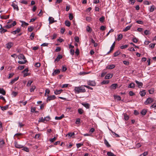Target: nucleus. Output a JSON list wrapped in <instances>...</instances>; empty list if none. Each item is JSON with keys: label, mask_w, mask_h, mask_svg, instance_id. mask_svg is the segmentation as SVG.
<instances>
[{"label": "nucleus", "mask_w": 156, "mask_h": 156, "mask_svg": "<svg viewBox=\"0 0 156 156\" xmlns=\"http://www.w3.org/2000/svg\"><path fill=\"white\" fill-rule=\"evenodd\" d=\"M132 41H133V42L135 43H136L138 42V40L135 37L133 38V39Z\"/></svg>", "instance_id": "nucleus-61"}, {"label": "nucleus", "mask_w": 156, "mask_h": 156, "mask_svg": "<svg viewBox=\"0 0 156 156\" xmlns=\"http://www.w3.org/2000/svg\"><path fill=\"white\" fill-rule=\"evenodd\" d=\"M45 121V118H43V117H41V118H40L39 119V120L38 121L39 122H44Z\"/></svg>", "instance_id": "nucleus-37"}, {"label": "nucleus", "mask_w": 156, "mask_h": 156, "mask_svg": "<svg viewBox=\"0 0 156 156\" xmlns=\"http://www.w3.org/2000/svg\"><path fill=\"white\" fill-rule=\"evenodd\" d=\"M146 94V92L145 91V90H143L141 91H140V96L142 97H143L145 96Z\"/></svg>", "instance_id": "nucleus-18"}, {"label": "nucleus", "mask_w": 156, "mask_h": 156, "mask_svg": "<svg viewBox=\"0 0 156 156\" xmlns=\"http://www.w3.org/2000/svg\"><path fill=\"white\" fill-rule=\"evenodd\" d=\"M60 72V71L59 69H56L54 70V72L52 73V75L53 76L59 74Z\"/></svg>", "instance_id": "nucleus-14"}, {"label": "nucleus", "mask_w": 156, "mask_h": 156, "mask_svg": "<svg viewBox=\"0 0 156 156\" xmlns=\"http://www.w3.org/2000/svg\"><path fill=\"white\" fill-rule=\"evenodd\" d=\"M5 144V142L3 140H1L0 141V147H3Z\"/></svg>", "instance_id": "nucleus-40"}, {"label": "nucleus", "mask_w": 156, "mask_h": 156, "mask_svg": "<svg viewBox=\"0 0 156 156\" xmlns=\"http://www.w3.org/2000/svg\"><path fill=\"white\" fill-rule=\"evenodd\" d=\"M115 67V65L113 64L110 65L106 67V69H112L114 68Z\"/></svg>", "instance_id": "nucleus-15"}, {"label": "nucleus", "mask_w": 156, "mask_h": 156, "mask_svg": "<svg viewBox=\"0 0 156 156\" xmlns=\"http://www.w3.org/2000/svg\"><path fill=\"white\" fill-rule=\"evenodd\" d=\"M50 91L49 90L48 88L46 89L45 90V95H46V93L48 94V95H49L50 94Z\"/></svg>", "instance_id": "nucleus-49"}, {"label": "nucleus", "mask_w": 156, "mask_h": 156, "mask_svg": "<svg viewBox=\"0 0 156 156\" xmlns=\"http://www.w3.org/2000/svg\"><path fill=\"white\" fill-rule=\"evenodd\" d=\"M33 29H34L33 27H32L30 26V27H28V30L29 32H31L33 30Z\"/></svg>", "instance_id": "nucleus-57"}, {"label": "nucleus", "mask_w": 156, "mask_h": 156, "mask_svg": "<svg viewBox=\"0 0 156 156\" xmlns=\"http://www.w3.org/2000/svg\"><path fill=\"white\" fill-rule=\"evenodd\" d=\"M78 113L80 115L82 114L84 112V111L83 109L81 108H79L78 110Z\"/></svg>", "instance_id": "nucleus-31"}, {"label": "nucleus", "mask_w": 156, "mask_h": 156, "mask_svg": "<svg viewBox=\"0 0 156 156\" xmlns=\"http://www.w3.org/2000/svg\"><path fill=\"white\" fill-rule=\"evenodd\" d=\"M148 153L147 152H144L143 154L140 155V156H146Z\"/></svg>", "instance_id": "nucleus-64"}, {"label": "nucleus", "mask_w": 156, "mask_h": 156, "mask_svg": "<svg viewBox=\"0 0 156 156\" xmlns=\"http://www.w3.org/2000/svg\"><path fill=\"white\" fill-rule=\"evenodd\" d=\"M105 17L104 16H102L99 18V21L101 22L102 23L104 22V21L105 20Z\"/></svg>", "instance_id": "nucleus-45"}, {"label": "nucleus", "mask_w": 156, "mask_h": 156, "mask_svg": "<svg viewBox=\"0 0 156 156\" xmlns=\"http://www.w3.org/2000/svg\"><path fill=\"white\" fill-rule=\"evenodd\" d=\"M19 78V77L17 76L14 79L12 80L9 83V84H12L14 83Z\"/></svg>", "instance_id": "nucleus-12"}, {"label": "nucleus", "mask_w": 156, "mask_h": 156, "mask_svg": "<svg viewBox=\"0 0 156 156\" xmlns=\"http://www.w3.org/2000/svg\"><path fill=\"white\" fill-rule=\"evenodd\" d=\"M23 150L27 152H29V149L27 147H24L23 148V149H22Z\"/></svg>", "instance_id": "nucleus-53"}, {"label": "nucleus", "mask_w": 156, "mask_h": 156, "mask_svg": "<svg viewBox=\"0 0 156 156\" xmlns=\"http://www.w3.org/2000/svg\"><path fill=\"white\" fill-rule=\"evenodd\" d=\"M6 31H7V30L4 29L3 28H2V27L0 28V32L1 33H4Z\"/></svg>", "instance_id": "nucleus-32"}, {"label": "nucleus", "mask_w": 156, "mask_h": 156, "mask_svg": "<svg viewBox=\"0 0 156 156\" xmlns=\"http://www.w3.org/2000/svg\"><path fill=\"white\" fill-rule=\"evenodd\" d=\"M9 105H6L4 106H0V108L2 110L4 111L7 110L9 108Z\"/></svg>", "instance_id": "nucleus-17"}, {"label": "nucleus", "mask_w": 156, "mask_h": 156, "mask_svg": "<svg viewBox=\"0 0 156 156\" xmlns=\"http://www.w3.org/2000/svg\"><path fill=\"white\" fill-rule=\"evenodd\" d=\"M14 75V73H10L9 74V76L8 77V79H10L11 78H12L13 75Z\"/></svg>", "instance_id": "nucleus-60"}, {"label": "nucleus", "mask_w": 156, "mask_h": 156, "mask_svg": "<svg viewBox=\"0 0 156 156\" xmlns=\"http://www.w3.org/2000/svg\"><path fill=\"white\" fill-rule=\"evenodd\" d=\"M123 37V35L122 34H120L118 35L117 40L119 41L121 40Z\"/></svg>", "instance_id": "nucleus-26"}, {"label": "nucleus", "mask_w": 156, "mask_h": 156, "mask_svg": "<svg viewBox=\"0 0 156 156\" xmlns=\"http://www.w3.org/2000/svg\"><path fill=\"white\" fill-rule=\"evenodd\" d=\"M147 112V110L146 109H143L142 110L141 112V113L142 115H144L146 114Z\"/></svg>", "instance_id": "nucleus-27"}, {"label": "nucleus", "mask_w": 156, "mask_h": 156, "mask_svg": "<svg viewBox=\"0 0 156 156\" xmlns=\"http://www.w3.org/2000/svg\"><path fill=\"white\" fill-rule=\"evenodd\" d=\"M109 130L111 131V132H112V134L113 136H116V137H119V135L118 134H116V133H115L112 130H111L110 129H109Z\"/></svg>", "instance_id": "nucleus-33"}, {"label": "nucleus", "mask_w": 156, "mask_h": 156, "mask_svg": "<svg viewBox=\"0 0 156 156\" xmlns=\"http://www.w3.org/2000/svg\"><path fill=\"white\" fill-rule=\"evenodd\" d=\"M135 82L138 85V87L139 88H141L142 87L143 84L142 82H139L136 80L135 81Z\"/></svg>", "instance_id": "nucleus-11"}, {"label": "nucleus", "mask_w": 156, "mask_h": 156, "mask_svg": "<svg viewBox=\"0 0 156 156\" xmlns=\"http://www.w3.org/2000/svg\"><path fill=\"white\" fill-rule=\"evenodd\" d=\"M16 21H14L13 23L11 24H8L5 26L4 27L7 28H10L16 25Z\"/></svg>", "instance_id": "nucleus-4"}, {"label": "nucleus", "mask_w": 156, "mask_h": 156, "mask_svg": "<svg viewBox=\"0 0 156 156\" xmlns=\"http://www.w3.org/2000/svg\"><path fill=\"white\" fill-rule=\"evenodd\" d=\"M131 27H132V25L130 26H127L125 28V29H123V31H126L128 30H129L130 29V28H131Z\"/></svg>", "instance_id": "nucleus-29"}, {"label": "nucleus", "mask_w": 156, "mask_h": 156, "mask_svg": "<svg viewBox=\"0 0 156 156\" xmlns=\"http://www.w3.org/2000/svg\"><path fill=\"white\" fill-rule=\"evenodd\" d=\"M124 119L126 120H127L129 119V117L126 114H125L124 115Z\"/></svg>", "instance_id": "nucleus-51"}, {"label": "nucleus", "mask_w": 156, "mask_h": 156, "mask_svg": "<svg viewBox=\"0 0 156 156\" xmlns=\"http://www.w3.org/2000/svg\"><path fill=\"white\" fill-rule=\"evenodd\" d=\"M27 61V60H24L23 61H18V63L20 64H25Z\"/></svg>", "instance_id": "nucleus-38"}, {"label": "nucleus", "mask_w": 156, "mask_h": 156, "mask_svg": "<svg viewBox=\"0 0 156 156\" xmlns=\"http://www.w3.org/2000/svg\"><path fill=\"white\" fill-rule=\"evenodd\" d=\"M34 66L37 67H39L41 66V64L40 63L37 62L35 64Z\"/></svg>", "instance_id": "nucleus-62"}, {"label": "nucleus", "mask_w": 156, "mask_h": 156, "mask_svg": "<svg viewBox=\"0 0 156 156\" xmlns=\"http://www.w3.org/2000/svg\"><path fill=\"white\" fill-rule=\"evenodd\" d=\"M87 84L89 86H95L96 83L94 81H89L87 82Z\"/></svg>", "instance_id": "nucleus-7"}, {"label": "nucleus", "mask_w": 156, "mask_h": 156, "mask_svg": "<svg viewBox=\"0 0 156 156\" xmlns=\"http://www.w3.org/2000/svg\"><path fill=\"white\" fill-rule=\"evenodd\" d=\"M156 107V101H155L154 103V104L151 106L150 108H155Z\"/></svg>", "instance_id": "nucleus-43"}, {"label": "nucleus", "mask_w": 156, "mask_h": 156, "mask_svg": "<svg viewBox=\"0 0 156 156\" xmlns=\"http://www.w3.org/2000/svg\"><path fill=\"white\" fill-rule=\"evenodd\" d=\"M34 34L33 33H32L30 36V38L31 40L34 39Z\"/></svg>", "instance_id": "nucleus-41"}, {"label": "nucleus", "mask_w": 156, "mask_h": 156, "mask_svg": "<svg viewBox=\"0 0 156 156\" xmlns=\"http://www.w3.org/2000/svg\"><path fill=\"white\" fill-rule=\"evenodd\" d=\"M107 154L108 156H113L114 154L111 152H108L107 153Z\"/></svg>", "instance_id": "nucleus-54"}, {"label": "nucleus", "mask_w": 156, "mask_h": 156, "mask_svg": "<svg viewBox=\"0 0 156 156\" xmlns=\"http://www.w3.org/2000/svg\"><path fill=\"white\" fill-rule=\"evenodd\" d=\"M62 57V56L61 55H58L57 58L55 60V62L57 61L58 62L61 59Z\"/></svg>", "instance_id": "nucleus-16"}, {"label": "nucleus", "mask_w": 156, "mask_h": 156, "mask_svg": "<svg viewBox=\"0 0 156 156\" xmlns=\"http://www.w3.org/2000/svg\"><path fill=\"white\" fill-rule=\"evenodd\" d=\"M112 75L111 74H108L105 76V79H109L112 78Z\"/></svg>", "instance_id": "nucleus-21"}, {"label": "nucleus", "mask_w": 156, "mask_h": 156, "mask_svg": "<svg viewBox=\"0 0 156 156\" xmlns=\"http://www.w3.org/2000/svg\"><path fill=\"white\" fill-rule=\"evenodd\" d=\"M82 105L87 108H89L90 107V105L88 103H83Z\"/></svg>", "instance_id": "nucleus-34"}, {"label": "nucleus", "mask_w": 156, "mask_h": 156, "mask_svg": "<svg viewBox=\"0 0 156 156\" xmlns=\"http://www.w3.org/2000/svg\"><path fill=\"white\" fill-rule=\"evenodd\" d=\"M75 134L74 133H69L66 135V136H69L70 137H71L72 136L74 135Z\"/></svg>", "instance_id": "nucleus-44"}, {"label": "nucleus", "mask_w": 156, "mask_h": 156, "mask_svg": "<svg viewBox=\"0 0 156 156\" xmlns=\"http://www.w3.org/2000/svg\"><path fill=\"white\" fill-rule=\"evenodd\" d=\"M117 86V84L116 83H114L112 84V85L111 86V88L112 89H115L116 88V87Z\"/></svg>", "instance_id": "nucleus-22"}, {"label": "nucleus", "mask_w": 156, "mask_h": 156, "mask_svg": "<svg viewBox=\"0 0 156 156\" xmlns=\"http://www.w3.org/2000/svg\"><path fill=\"white\" fill-rule=\"evenodd\" d=\"M114 98L118 101H120L121 99V97L119 96H114Z\"/></svg>", "instance_id": "nucleus-46"}, {"label": "nucleus", "mask_w": 156, "mask_h": 156, "mask_svg": "<svg viewBox=\"0 0 156 156\" xmlns=\"http://www.w3.org/2000/svg\"><path fill=\"white\" fill-rule=\"evenodd\" d=\"M149 93L150 94H153L154 92V88H151L150 90H148Z\"/></svg>", "instance_id": "nucleus-42"}, {"label": "nucleus", "mask_w": 156, "mask_h": 156, "mask_svg": "<svg viewBox=\"0 0 156 156\" xmlns=\"http://www.w3.org/2000/svg\"><path fill=\"white\" fill-rule=\"evenodd\" d=\"M48 20L49 21V23L50 24L54 22H56V21H55L54 20V18L51 17H49Z\"/></svg>", "instance_id": "nucleus-10"}, {"label": "nucleus", "mask_w": 156, "mask_h": 156, "mask_svg": "<svg viewBox=\"0 0 156 156\" xmlns=\"http://www.w3.org/2000/svg\"><path fill=\"white\" fill-rule=\"evenodd\" d=\"M74 90L77 92L78 93H79L80 92L84 93L86 92V90L84 88L81 86L80 87H75Z\"/></svg>", "instance_id": "nucleus-1"}, {"label": "nucleus", "mask_w": 156, "mask_h": 156, "mask_svg": "<svg viewBox=\"0 0 156 156\" xmlns=\"http://www.w3.org/2000/svg\"><path fill=\"white\" fill-rule=\"evenodd\" d=\"M32 83V81L29 80L27 83V86L28 87L30 86Z\"/></svg>", "instance_id": "nucleus-58"}, {"label": "nucleus", "mask_w": 156, "mask_h": 156, "mask_svg": "<svg viewBox=\"0 0 156 156\" xmlns=\"http://www.w3.org/2000/svg\"><path fill=\"white\" fill-rule=\"evenodd\" d=\"M104 143L108 147H110L111 146L108 142L106 139H105L104 140Z\"/></svg>", "instance_id": "nucleus-35"}, {"label": "nucleus", "mask_w": 156, "mask_h": 156, "mask_svg": "<svg viewBox=\"0 0 156 156\" xmlns=\"http://www.w3.org/2000/svg\"><path fill=\"white\" fill-rule=\"evenodd\" d=\"M115 41L113 43L112 45L111 46V47L110 48V51L109 52H108V53H109L110 51H112L113 50V49L114 48V47H115Z\"/></svg>", "instance_id": "nucleus-23"}, {"label": "nucleus", "mask_w": 156, "mask_h": 156, "mask_svg": "<svg viewBox=\"0 0 156 156\" xmlns=\"http://www.w3.org/2000/svg\"><path fill=\"white\" fill-rule=\"evenodd\" d=\"M65 24L66 25V26L68 27H70V22L68 20H66L65 21Z\"/></svg>", "instance_id": "nucleus-30"}, {"label": "nucleus", "mask_w": 156, "mask_h": 156, "mask_svg": "<svg viewBox=\"0 0 156 156\" xmlns=\"http://www.w3.org/2000/svg\"><path fill=\"white\" fill-rule=\"evenodd\" d=\"M128 47V45H122L121 46L120 48L122 49H124L127 48Z\"/></svg>", "instance_id": "nucleus-56"}, {"label": "nucleus", "mask_w": 156, "mask_h": 156, "mask_svg": "<svg viewBox=\"0 0 156 156\" xmlns=\"http://www.w3.org/2000/svg\"><path fill=\"white\" fill-rule=\"evenodd\" d=\"M135 87V84L133 83H132L129 84L128 87L129 88H133Z\"/></svg>", "instance_id": "nucleus-25"}, {"label": "nucleus", "mask_w": 156, "mask_h": 156, "mask_svg": "<svg viewBox=\"0 0 156 156\" xmlns=\"http://www.w3.org/2000/svg\"><path fill=\"white\" fill-rule=\"evenodd\" d=\"M48 97L47 99V102L51 100L55 99L56 97L55 95L49 96L48 95H47Z\"/></svg>", "instance_id": "nucleus-5"}, {"label": "nucleus", "mask_w": 156, "mask_h": 156, "mask_svg": "<svg viewBox=\"0 0 156 156\" xmlns=\"http://www.w3.org/2000/svg\"><path fill=\"white\" fill-rule=\"evenodd\" d=\"M11 6L13 7L14 10H16L17 11L19 10V8L17 5V2L15 1L12 2Z\"/></svg>", "instance_id": "nucleus-2"}, {"label": "nucleus", "mask_w": 156, "mask_h": 156, "mask_svg": "<svg viewBox=\"0 0 156 156\" xmlns=\"http://www.w3.org/2000/svg\"><path fill=\"white\" fill-rule=\"evenodd\" d=\"M80 122V118H78L76 119L75 123L76 124H79Z\"/></svg>", "instance_id": "nucleus-59"}, {"label": "nucleus", "mask_w": 156, "mask_h": 156, "mask_svg": "<svg viewBox=\"0 0 156 156\" xmlns=\"http://www.w3.org/2000/svg\"><path fill=\"white\" fill-rule=\"evenodd\" d=\"M155 45V43L151 44L149 45V46L151 48H154V47Z\"/></svg>", "instance_id": "nucleus-63"}, {"label": "nucleus", "mask_w": 156, "mask_h": 156, "mask_svg": "<svg viewBox=\"0 0 156 156\" xmlns=\"http://www.w3.org/2000/svg\"><path fill=\"white\" fill-rule=\"evenodd\" d=\"M62 91V90H56L54 91V93L56 95H58L60 94Z\"/></svg>", "instance_id": "nucleus-19"}, {"label": "nucleus", "mask_w": 156, "mask_h": 156, "mask_svg": "<svg viewBox=\"0 0 156 156\" xmlns=\"http://www.w3.org/2000/svg\"><path fill=\"white\" fill-rule=\"evenodd\" d=\"M14 145L16 147L18 148H21L23 147V146L20 144H19L16 141H15Z\"/></svg>", "instance_id": "nucleus-8"}, {"label": "nucleus", "mask_w": 156, "mask_h": 156, "mask_svg": "<svg viewBox=\"0 0 156 156\" xmlns=\"http://www.w3.org/2000/svg\"><path fill=\"white\" fill-rule=\"evenodd\" d=\"M21 31V28H18L16 30H14L13 31H12L11 32V33L14 34H15L16 33H19Z\"/></svg>", "instance_id": "nucleus-9"}, {"label": "nucleus", "mask_w": 156, "mask_h": 156, "mask_svg": "<svg viewBox=\"0 0 156 156\" xmlns=\"http://www.w3.org/2000/svg\"><path fill=\"white\" fill-rule=\"evenodd\" d=\"M64 116V115L63 114H62L61 116L59 117L56 116L55 119L56 120H59L63 118Z\"/></svg>", "instance_id": "nucleus-24"}, {"label": "nucleus", "mask_w": 156, "mask_h": 156, "mask_svg": "<svg viewBox=\"0 0 156 156\" xmlns=\"http://www.w3.org/2000/svg\"><path fill=\"white\" fill-rule=\"evenodd\" d=\"M154 101V100L153 99L151 98H148L144 102V104L146 105H147L148 104H151L152 102H153Z\"/></svg>", "instance_id": "nucleus-3"}, {"label": "nucleus", "mask_w": 156, "mask_h": 156, "mask_svg": "<svg viewBox=\"0 0 156 156\" xmlns=\"http://www.w3.org/2000/svg\"><path fill=\"white\" fill-rule=\"evenodd\" d=\"M155 9V6L153 5L151 6L150 9V12H153L154 9Z\"/></svg>", "instance_id": "nucleus-39"}, {"label": "nucleus", "mask_w": 156, "mask_h": 156, "mask_svg": "<svg viewBox=\"0 0 156 156\" xmlns=\"http://www.w3.org/2000/svg\"><path fill=\"white\" fill-rule=\"evenodd\" d=\"M76 147L77 148H79L82 146L83 145V143H78L76 144Z\"/></svg>", "instance_id": "nucleus-50"}, {"label": "nucleus", "mask_w": 156, "mask_h": 156, "mask_svg": "<svg viewBox=\"0 0 156 156\" xmlns=\"http://www.w3.org/2000/svg\"><path fill=\"white\" fill-rule=\"evenodd\" d=\"M20 22H21L22 23L21 25V26L22 27H24V26H26L29 25L28 23H26L24 21H20Z\"/></svg>", "instance_id": "nucleus-20"}, {"label": "nucleus", "mask_w": 156, "mask_h": 156, "mask_svg": "<svg viewBox=\"0 0 156 156\" xmlns=\"http://www.w3.org/2000/svg\"><path fill=\"white\" fill-rule=\"evenodd\" d=\"M0 93L3 95H5L6 93L5 91L3 88H0Z\"/></svg>", "instance_id": "nucleus-28"}, {"label": "nucleus", "mask_w": 156, "mask_h": 156, "mask_svg": "<svg viewBox=\"0 0 156 156\" xmlns=\"http://www.w3.org/2000/svg\"><path fill=\"white\" fill-rule=\"evenodd\" d=\"M35 88L36 87L35 86H32V87L30 89V92H33Z\"/></svg>", "instance_id": "nucleus-47"}, {"label": "nucleus", "mask_w": 156, "mask_h": 156, "mask_svg": "<svg viewBox=\"0 0 156 156\" xmlns=\"http://www.w3.org/2000/svg\"><path fill=\"white\" fill-rule=\"evenodd\" d=\"M109 81L108 80H104L101 83L102 84H107L109 83Z\"/></svg>", "instance_id": "nucleus-48"}, {"label": "nucleus", "mask_w": 156, "mask_h": 156, "mask_svg": "<svg viewBox=\"0 0 156 156\" xmlns=\"http://www.w3.org/2000/svg\"><path fill=\"white\" fill-rule=\"evenodd\" d=\"M86 30L88 32H91L92 29L89 26H87L86 27Z\"/></svg>", "instance_id": "nucleus-36"}, {"label": "nucleus", "mask_w": 156, "mask_h": 156, "mask_svg": "<svg viewBox=\"0 0 156 156\" xmlns=\"http://www.w3.org/2000/svg\"><path fill=\"white\" fill-rule=\"evenodd\" d=\"M18 58L19 59H23L24 60H26V58L22 54H20L18 56Z\"/></svg>", "instance_id": "nucleus-13"}, {"label": "nucleus", "mask_w": 156, "mask_h": 156, "mask_svg": "<svg viewBox=\"0 0 156 156\" xmlns=\"http://www.w3.org/2000/svg\"><path fill=\"white\" fill-rule=\"evenodd\" d=\"M120 53V52L119 51H117L116 52H115L114 54V57H116L119 55Z\"/></svg>", "instance_id": "nucleus-52"}, {"label": "nucleus", "mask_w": 156, "mask_h": 156, "mask_svg": "<svg viewBox=\"0 0 156 156\" xmlns=\"http://www.w3.org/2000/svg\"><path fill=\"white\" fill-rule=\"evenodd\" d=\"M13 45V43L9 42L5 44V46L6 48L9 50Z\"/></svg>", "instance_id": "nucleus-6"}, {"label": "nucleus", "mask_w": 156, "mask_h": 156, "mask_svg": "<svg viewBox=\"0 0 156 156\" xmlns=\"http://www.w3.org/2000/svg\"><path fill=\"white\" fill-rule=\"evenodd\" d=\"M57 138L55 137H54L52 138H51L50 140V141L51 142H53L56 140Z\"/></svg>", "instance_id": "nucleus-55"}]
</instances>
